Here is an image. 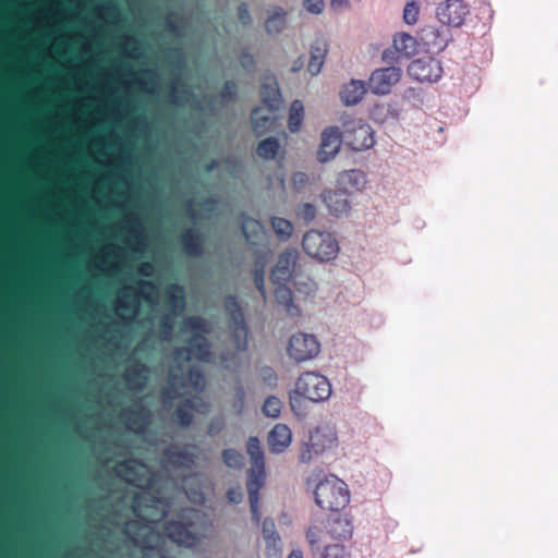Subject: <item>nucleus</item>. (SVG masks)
Segmentation results:
<instances>
[{
  "label": "nucleus",
  "instance_id": "f257e3e1",
  "mask_svg": "<svg viewBox=\"0 0 558 558\" xmlns=\"http://www.w3.org/2000/svg\"><path fill=\"white\" fill-rule=\"evenodd\" d=\"M314 500L322 510L338 512L351 502V492L343 480L335 474H326L314 487Z\"/></svg>",
  "mask_w": 558,
  "mask_h": 558
},
{
  "label": "nucleus",
  "instance_id": "f03ea898",
  "mask_svg": "<svg viewBox=\"0 0 558 558\" xmlns=\"http://www.w3.org/2000/svg\"><path fill=\"white\" fill-rule=\"evenodd\" d=\"M339 446L338 435L335 427L323 425L315 428L304 442L300 450V462L304 464L311 463L317 458H329L337 453Z\"/></svg>",
  "mask_w": 558,
  "mask_h": 558
},
{
  "label": "nucleus",
  "instance_id": "7ed1b4c3",
  "mask_svg": "<svg viewBox=\"0 0 558 558\" xmlns=\"http://www.w3.org/2000/svg\"><path fill=\"white\" fill-rule=\"evenodd\" d=\"M247 453L251 458L252 469L247 481V490L250 495L251 510L253 519L259 521L260 514L258 511V492L264 485L266 472L264 451L260 442L256 437H250L247 440Z\"/></svg>",
  "mask_w": 558,
  "mask_h": 558
},
{
  "label": "nucleus",
  "instance_id": "20e7f679",
  "mask_svg": "<svg viewBox=\"0 0 558 558\" xmlns=\"http://www.w3.org/2000/svg\"><path fill=\"white\" fill-rule=\"evenodd\" d=\"M302 250L311 259L329 263L337 258L340 246L332 233L312 229L303 235Z\"/></svg>",
  "mask_w": 558,
  "mask_h": 558
},
{
  "label": "nucleus",
  "instance_id": "39448f33",
  "mask_svg": "<svg viewBox=\"0 0 558 558\" xmlns=\"http://www.w3.org/2000/svg\"><path fill=\"white\" fill-rule=\"evenodd\" d=\"M182 329L184 333H192V337L186 349L178 352V359L208 361L210 351L204 338V333L209 330L208 324L201 318L191 317L184 322Z\"/></svg>",
  "mask_w": 558,
  "mask_h": 558
},
{
  "label": "nucleus",
  "instance_id": "423d86ee",
  "mask_svg": "<svg viewBox=\"0 0 558 558\" xmlns=\"http://www.w3.org/2000/svg\"><path fill=\"white\" fill-rule=\"evenodd\" d=\"M294 392L314 403L327 401L332 393L329 379L317 372H304L295 381Z\"/></svg>",
  "mask_w": 558,
  "mask_h": 558
},
{
  "label": "nucleus",
  "instance_id": "0eeeda50",
  "mask_svg": "<svg viewBox=\"0 0 558 558\" xmlns=\"http://www.w3.org/2000/svg\"><path fill=\"white\" fill-rule=\"evenodd\" d=\"M263 107L253 111L252 121L257 132L268 126L276 120L275 112L279 109L282 99L279 87L276 82H271L264 87L263 90Z\"/></svg>",
  "mask_w": 558,
  "mask_h": 558
},
{
  "label": "nucleus",
  "instance_id": "6e6552de",
  "mask_svg": "<svg viewBox=\"0 0 558 558\" xmlns=\"http://www.w3.org/2000/svg\"><path fill=\"white\" fill-rule=\"evenodd\" d=\"M343 128V136L353 150L363 151L375 145V132L366 122L351 119L344 122Z\"/></svg>",
  "mask_w": 558,
  "mask_h": 558
},
{
  "label": "nucleus",
  "instance_id": "1a4fd4ad",
  "mask_svg": "<svg viewBox=\"0 0 558 558\" xmlns=\"http://www.w3.org/2000/svg\"><path fill=\"white\" fill-rule=\"evenodd\" d=\"M320 352V342L316 336L306 332H298L291 336L287 353L296 363L314 360Z\"/></svg>",
  "mask_w": 558,
  "mask_h": 558
},
{
  "label": "nucleus",
  "instance_id": "9d476101",
  "mask_svg": "<svg viewBox=\"0 0 558 558\" xmlns=\"http://www.w3.org/2000/svg\"><path fill=\"white\" fill-rule=\"evenodd\" d=\"M470 14V9L463 0H445L436 8L438 21L449 27H460Z\"/></svg>",
  "mask_w": 558,
  "mask_h": 558
},
{
  "label": "nucleus",
  "instance_id": "9b49d317",
  "mask_svg": "<svg viewBox=\"0 0 558 558\" xmlns=\"http://www.w3.org/2000/svg\"><path fill=\"white\" fill-rule=\"evenodd\" d=\"M117 473L125 482L144 489L145 495L153 487L151 474L145 464L126 461L117 466Z\"/></svg>",
  "mask_w": 558,
  "mask_h": 558
},
{
  "label": "nucleus",
  "instance_id": "f8f14e48",
  "mask_svg": "<svg viewBox=\"0 0 558 558\" xmlns=\"http://www.w3.org/2000/svg\"><path fill=\"white\" fill-rule=\"evenodd\" d=\"M409 75L421 83L437 82L442 75V66L439 60L433 57L418 58L408 66Z\"/></svg>",
  "mask_w": 558,
  "mask_h": 558
},
{
  "label": "nucleus",
  "instance_id": "ddd939ff",
  "mask_svg": "<svg viewBox=\"0 0 558 558\" xmlns=\"http://www.w3.org/2000/svg\"><path fill=\"white\" fill-rule=\"evenodd\" d=\"M343 135L338 126L331 125L323 130L320 144L317 150V159L320 163L329 162L339 154Z\"/></svg>",
  "mask_w": 558,
  "mask_h": 558
},
{
  "label": "nucleus",
  "instance_id": "4468645a",
  "mask_svg": "<svg viewBox=\"0 0 558 558\" xmlns=\"http://www.w3.org/2000/svg\"><path fill=\"white\" fill-rule=\"evenodd\" d=\"M400 78L401 70L399 68L377 69L369 76L368 87L375 95H388Z\"/></svg>",
  "mask_w": 558,
  "mask_h": 558
},
{
  "label": "nucleus",
  "instance_id": "2eb2a0df",
  "mask_svg": "<svg viewBox=\"0 0 558 558\" xmlns=\"http://www.w3.org/2000/svg\"><path fill=\"white\" fill-rule=\"evenodd\" d=\"M299 258V254L295 250L284 251L271 274L272 280L276 284H286L291 278Z\"/></svg>",
  "mask_w": 558,
  "mask_h": 558
},
{
  "label": "nucleus",
  "instance_id": "dca6fc26",
  "mask_svg": "<svg viewBox=\"0 0 558 558\" xmlns=\"http://www.w3.org/2000/svg\"><path fill=\"white\" fill-rule=\"evenodd\" d=\"M348 195V193H343L336 187V190H326L322 194V199L331 215L343 216L351 210Z\"/></svg>",
  "mask_w": 558,
  "mask_h": 558
},
{
  "label": "nucleus",
  "instance_id": "f3484780",
  "mask_svg": "<svg viewBox=\"0 0 558 558\" xmlns=\"http://www.w3.org/2000/svg\"><path fill=\"white\" fill-rule=\"evenodd\" d=\"M352 518L348 514L337 515L328 520L326 533L336 541H347L353 535Z\"/></svg>",
  "mask_w": 558,
  "mask_h": 558
},
{
  "label": "nucleus",
  "instance_id": "a211bd4d",
  "mask_svg": "<svg viewBox=\"0 0 558 558\" xmlns=\"http://www.w3.org/2000/svg\"><path fill=\"white\" fill-rule=\"evenodd\" d=\"M365 174L361 170L352 169L338 174L336 187L343 193L351 194L361 191L365 186Z\"/></svg>",
  "mask_w": 558,
  "mask_h": 558
},
{
  "label": "nucleus",
  "instance_id": "6ab92c4d",
  "mask_svg": "<svg viewBox=\"0 0 558 558\" xmlns=\"http://www.w3.org/2000/svg\"><path fill=\"white\" fill-rule=\"evenodd\" d=\"M292 442V432L286 424H277L268 434V446L272 453H283Z\"/></svg>",
  "mask_w": 558,
  "mask_h": 558
},
{
  "label": "nucleus",
  "instance_id": "aec40b11",
  "mask_svg": "<svg viewBox=\"0 0 558 558\" xmlns=\"http://www.w3.org/2000/svg\"><path fill=\"white\" fill-rule=\"evenodd\" d=\"M167 536L174 543L184 547H193L199 541V535L181 523L173 522L166 526Z\"/></svg>",
  "mask_w": 558,
  "mask_h": 558
},
{
  "label": "nucleus",
  "instance_id": "412c9836",
  "mask_svg": "<svg viewBox=\"0 0 558 558\" xmlns=\"http://www.w3.org/2000/svg\"><path fill=\"white\" fill-rule=\"evenodd\" d=\"M421 50L427 52L441 51L447 46V40L441 36V32L435 26H425L420 32Z\"/></svg>",
  "mask_w": 558,
  "mask_h": 558
},
{
  "label": "nucleus",
  "instance_id": "4be33fe9",
  "mask_svg": "<svg viewBox=\"0 0 558 558\" xmlns=\"http://www.w3.org/2000/svg\"><path fill=\"white\" fill-rule=\"evenodd\" d=\"M392 47L398 56L410 58L421 50V43L407 32H398L392 37Z\"/></svg>",
  "mask_w": 558,
  "mask_h": 558
},
{
  "label": "nucleus",
  "instance_id": "5701e85b",
  "mask_svg": "<svg viewBox=\"0 0 558 558\" xmlns=\"http://www.w3.org/2000/svg\"><path fill=\"white\" fill-rule=\"evenodd\" d=\"M366 93V84L360 80H351L340 90V99L345 106L359 104Z\"/></svg>",
  "mask_w": 558,
  "mask_h": 558
},
{
  "label": "nucleus",
  "instance_id": "b1692460",
  "mask_svg": "<svg viewBox=\"0 0 558 558\" xmlns=\"http://www.w3.org/2000/svg\"><path fill=\"white\" fill-rule=\"evenodd\" d=\"M326 532L318 522H312L305 527V539L312 550H318L325 541Z\"/></svg>",
  "mask_w": 558,
  "mask_h": 558
},
{
  "label": "nucleus",
  "instance_id": "393cba45",
  "mask_svg": "<svg viewBox=\"0 0 558 558\" xmlns=\"http://www.w3.org/2000/svg\"><path fill=\"white\" fill-rule=\"evenodd\" d=\"M305 108L301 100H294L289 109L288 128L291 133H296L301 130L304 121Z\"/></svg>",
  "mask_w": 558,
  "mask_h": 558
},
{
  "label": "nucleus",
  "instance_id": "a878e982",
  "mask_svg": "<svg viewBox=\"0 0 558 558\" xmlns=\"http://www.w3.org/2000/svg\"><path fill=\"white\" fill-rule=\"evenodd\" d=\"M242 229L246 240L251 243L262 240L265 234L263 226L253 218L243 219Z\"/></svg>",
  "mask_w": 558,
  "mask_h": 558
},
{
  "label": "nucleus",
  "instance_id": "bb28decb",
  "mask_svg": "<svg viewBox=\"0 0 558 558\" xmlns=\"http://www.w3.org/2000/svg\"><path fill=\"white\" fill-rule=\"evenodd\" d=\"M263 537L268 548L278 549L280 547L281 538L272 520L266 519L263 522Z\"/></svg>",
  "mask_w": 558,
  "mask_h": 558
},
{
  "label": "nucleus",
  "instance_id": "cd10ccee",
  "mask_svg": "<svg viewBox=\"0 0 558 558\" xmlns=\"http://www.w3.org/2000/svg\"><path fill=\"white\" fill-rule=\"evenodd\" d=\"M286 13L282 9L276 8L271 11L266 21V29L270 34L280 33L286 25Z\"/></svg>",
  "mask_w": 558,
  "mask_h": 558
},
{
  "label": "nucleus",
  "instance_id": "c85d7f7f",
  "mask_svg": "<svg viewBox=\"0 0 558 558\" xmlns=\"http://www.w3.org/2000/svg\"><path fill=\"white\" fill-rule=\"evenodd\" d=\"M326 48L325 47H312L311 59L307 65V70L312 75H317L325 63Z\"/></svg>",
  "mask_w": 558,
  "mask_h": 558
},
{
  "label": "nucleus",
  "instance_id": "c756f323",
  "mask_svg": "<svg viewBox=\"0 0 558 558\" xmlns=\"http://www.w3.org/2000/svg\"><path fill=\"white\" fill-rule=\"evenodd\" d=\"M280 148L279 141L272 137L264 140L257 147V154L264 159H275Z\"/></svg>",
  "mask_w": 558,
  "mask_h": 558
},
{
  "label": "nucleus",
  "instance_id": "7c9ffc66",
  "mask_svg": "<svg viewBox=\"0 0 558 558\" xmlns=\"http://www.w3.org/2000/svg\"><path fill=\"white\" fill-rule=\"evenodd\" d=\"M271 225L276 234L281 240H288L293 233V225L284 218L274 217Z\"/></svg>",
  "mask_w": 558,
  "mask_h": 558
},
{
  "label": "nucleus",
  "instance_id": "2f4dec72",
  "mask_svg": "<svg viewBox=\"0 0 558 558\" xmlns=\"http://www.w3.org/2000/svg\"><path fill=\"white\" fill-rule=\"evenodd\" d=\"M234 335L236 338V347L240 350H244L246 348V338H247V330L243 323V316L241 313H238L234 316Z\"/></svg>",
  "mask_w": 558,
  "mask_h": 558
},
{
  "label": "nucleus",
  "instance_id": "473e14b6",
  "mask_svg": "<svg viewBox=\"0 0 558 558\" xmlns=\"http://www.w3.org/2000/svg\"><path fill=\"white\" fill-rule=\"evenodd\" d=\"M282 410V401L277 397H269L263 405V413L271 418L279 417Z\"/></svg>",
  "mask_w": 558,
  "mask_h": 558
},
{
  "label": "nucleus",
  "instance_id": "72a5a7b5",
  "mask_svg": "<svg viewBox=\"0 0 558 558\" xmlns=\"http://www.w3.org/2000/svg\"><path fill=\"white\" fill-rule=\"evenodd\" d=\"M322 558H351L349 550L342 544H328Z\"/></svg>",
  "mask_w": 558,
  "mask_h": 558
},
{
  "label": "nucleus",
  "instance_id": "f704fd0d",
  "mask_svg": "<svg viewBox=\"0 0 558 558\" xmlns=\"http://www.w3.org/2000/svg\"><path fill=\"white\" fill-rule=\"evenodd\" d=\"M167 294L172 299V308L174 312H182L184 308V292L179 286H171L167 290Z\"/></svg>",
  "mask_w": 558,
  "mask_h": 558
},
{
  "label": "nucleus",
  "instance_id": "c9c22d12",
  "mask_svg": "<svg viewBox=\"0 0 558 558\" xmlns=\"http://www.w3.org/2000/svg\"><path fill=\"white\" fill-rule=\"evenodd\" d=\"M420 16V5L416 1H410L403 9V22L407 25H414L417 23Z\"/></svg>",
  "mask_w": 558,
  "mask_h": 558
},
{
  "label": "nucleus",
  "instance_id": "e433bc0d",
  "mask_svg": "<svg viewBox=\"0 0 558 558\" xmlns=\"http://www.w3.org/2000/svg\"><path fill=\"white\" fill-rule=\"evenodd\" d=\"M276 299L277 301L283 305L287 311L291 312L293 307V298L292 292L289 288H287L284 284H278V288L276 289Z\"/></svg>",
  "mask_w": 558,
  "mask_h": 558
},
{
  "label": "nucleus",
  "instance_id": "4c0bfd02",
  "mask_svg": "<svg viewBox=\"0 0 558 558\" xmlns=\"http://www.w3.org/2000/svg\"><path fill=\"white\" fill-rule=\"evenodd\" d=\"M223 460L230 468H238L242 465L243 457L238 451L228 449L223 452Z\"/></svg>",
  "mask_w": 558,
  "mask_h": 558
},
{
  "label": "nucleus",
  "instance_id": "58836bf2",
  "mask_svg": "<svg viewBox=\"0 0 558 558\" xmlns=\"http://www.w3.org/2000/svg\"><path fill=\"white\" fill-rule=\"evenodd\" d=\"M298 216L305 221H311L316 216V208L312 204L305 203L299 207Z\"/></svg>",
  "mask_w": 558,
  "mask_h": 558
},
{
  "label": "nucleus",
  "instance_id": "ea45409f",
  "mask_svg": "<svg viewBox=\"0 0 558 558\" xmlns=\"http://www.w3.org/2000/svg\"><path fill=\"white\" fill-rule=\"evenodd\" d=\"M304 7L308 12L319 14L323 12L325 3L324 0H304Z\"/></svg>",
  "mask_w": 558,
  "mask_h": 558
},
{
  "label": "nucleus",
  "instance_id": "a19ab883",
  "mask_svg": "<svg viewBox=\"0 0 558 558\" xmlns=\"http://www.w3.org/2000/svg\"><path fill=\"white\" fill-rule=\"evenodd\" d=\"M189 381L191 383L195 390L202 389L205 385L203 375L198 373L196 369H191Z\"/></svg>",
  "mask_w": 558,
  "mask_h": 558
},
{
  "label": "nucleus",
  "instance_id": "79ce46f5",
  "mask_svg": "<svg viewBox=\"0 0 558 558\" xmlns=\"http://www.w3.org/2000/svg\"><path fill=\"white\" fill-rule=\"evenodd\" d=\"M158 520H159V518L154 517L153 514H148V517L146 519V525L142 527L141 533L144 535H146L147 532L153 534L155 532V530L157 529Z\"/></svg>",
  "mask_w": 558,
  "mask_h": 558
},
{
  "label": "nucleus",
  "instance_id": "37998d69",
  "mask_svg": "<svg viewBox=\"0 0 558 558\" xmlns=\"http://www.w3.org/2000/svg\"><path fill=\"white\" fill-rule=\"evenodd\" d=\"M308 177L303 172H298L293 175L292 181L295 189L300 190L308 182Z\"/></svg>",
  "mask_w": 558,
  "mask_h": 558
},
{
  "label": "nucleus",
  "instance_id": "c03bdc74",
  "mask_svg": "<svg viewBox=\"0 0 558 558\" xmlns=\"http://www.w3.org/2000/svg\"><path fill=\"white\" fill-rule=\"evenodd\" d=\"M178 421L181 425L185 426L192 422V415L186 413L183 408H180L177 412Z\"/></svg>",
  "mask_w": 558,
  "mask_h": 558
},
{
  "label": "nucleus",
  "instance_id": "a18cd8bd",
  "mask_svg": "<svg viewBox=\"0 0 558 558\" xmlns=\"http://www.w3.org/2000/svg\"><path fill=\"white\" fill-rule=\"evenodd\" d=\"M239 17L240 20L246 24L251 21V17H250V13H248V10L246 7L242 5L240 9H239Z\"/></svg>",
  "mask_w": 558,
  "mask_h": 558
},
{
  "label": "nucleus",
  "instance_id": "49530a36",
  "mask_svg": "<svg viewBox=\"0 0 558 558\" xmlns=\"http://www.w3.org/2000/svg\"><path fill=\"white\" fill-rule=\"evenodd\" d=\"M264 269L260 272H257L255 276V283L258 290L264 293Z\"/></svg>",
  "mask_w": 558,
  "mask_h": 558
},
{
  "label": "nucleus",
  "instance_id": "de8ad7c7",
  "mask_svg": "<svg viewBox=\"0 0 558 558\" xmlns=\"http://www.w3.org/2000/svg\"><path fill=\"white\" fill-rule=\"evenodd\" d=\"M228 497L232 502H239L242 499V494L240 490L231 489L228 493Z\"/></svg>",
  "mask_w": 558,
  "mask_h": 558
},
{
  "label": "nucleus",
  "instance_id": "09e8293b",
  "mask_svg": "<svg viewBox=\"0 0 558 558\" xmlns=\"http://www.w3.org/2000/svg\"><path fill=\"white\" fill-rule=\"evenodd\" d=\"M330 4L333 9L340 10L349 5L348 0H330Z\"/></svg>",
  "mask_w": 558,
  "mask_h": 558
},
{
  "label": "nucleus",
  "instance_id": "8fccbe9b",
  "mask_svg": "<svg viewBox=\"0 0 558 558\" xmlns=\"http://www.w3.org/2000/svg\"><path fill=\"white\" fill-rule=\"evenodd\" d=\"M148 288L150 290L149 294L147 295V299L148 301L150 302H154L155 301V296L157 295V290H156V287L151 286V284H143V288Z\"/></svg>",
  "mask_w": 558,
  "mask_h": 558
},
{
  "label": "nucleus",
  "instance_id": "3c124183",
  "mask_svg": "<svg viewBox=\"0 0 558 558\" xmlns=\"http://www.w3.org/2000/svg\"><path fill=\"white\" fill-rule=\"evenodd\" d=\"M153 508L155 510H157L161 517L165 514V505L162 501H160V500L155 501Z\"/></svg>",
  "mask_w": 558,
  "mask_h": 558
},
{
  "label": "nucleus",
  "instance_id": "603ef678",
  "mask_svg": "<svg viewBox=\"0 0 558 558\" xmlns=\"http://www.w3.org/2000/svg\"><path fill=\"white\" fill-rule=\"evenodd\" d=\"M287 558H303V553L301 551V549H293L291 550Z\"/></svg>",
  "mask_w": 558,
  "mask_h": 558
},
{
  "label": "nucleus",
  "instance_id": "864d4df0",
  "mask_svg": "<svg viewBox=\"0 0 558 558\" xmlns=\"http://www.w3.org/2000/svg\"><path fill=\"white\" fill-rule=\"evenodd\" d=\"M140 499H141V497L137 496L135 498V505H134V511L137 512L138 514L142 512Z\"/></svg>",
  "mask_w": 558,
  "mask_h": 558
},
{
  "label": "nucleus",
  "instance_id": "5fc2aeb1",
  "mask_svg": "<svg viewBox=\"0 0 558 558\" xmlns=\"http://www.w3.org/2000/svg\"><path fill=\"white\" fill-rule=\"evenodd\" d=\"M197 400H187V403H186V407H189L190 409H195L196 411H199L198 410V407H197Z\"/></svg>",
  "mask_w": 558,
  "mask_h": 558
},
{
  "label": "nucleus",
  "instance_id": "6e6d98bb",
  "mask_svg": "<svg viewBox=\"0 0 558 558\" xmlns=\"http://www.w3.org/2000/svg\"><path fill=\"white\" fill-rule=\"evenodd\" d=\"M128 292V290H123L120 292L119 296H118V305L119 307H123V304H122V298L123 295Z\"/></svg>",
  "mask_w": 558,
  "mask_h": 558
}]
</instances>
